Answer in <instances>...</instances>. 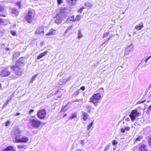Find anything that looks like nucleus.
Instances as JSON below:
<instances>
[{
    "label": "nucleus",
    "mask_w": 151,
    "mask_h": 151,
    "mask_svg": "<svg viewBox=\"0 0 151 151\" xmlns=\"http://www.w3.org/2000/svg\"><path fill=\"white\" fill-rule=\"evenodd\" d=\"M70 77H69L68 78V79L66 80V81H68V80H69L70 78Z\"/></svg>",
    "instance_id": "nucleus-58"
},
{
    "label": "nucleus",
    "mask_w": 151,
    "mask_h": 151,
    "mask_svg": "<svg viewBox=\"0 0 151 151\" xmlns=\"http://www.w3.org/2000/svg\"><path fill=\"white\" fill-rule=\"evenodd\" d=\"M16 5L17 6H18L20 8H21V3L20 2H17Z\"/></svg>",
    "instance_id": "nucleus-41"
},
{
    "label": "nucleus",
    "mask_w": 151,
    "mask_h": 151,
    "mask_svg": "<svg viewBox=\"0 0 151 151\" xmlns=\"http://www.w3.org/2000/svg\"><path fill=\"white\" fill-rule=\"evenodd\" d=\"M133 48V44L131 43L129 45H128L126 47L125 51H124V53L125 55H128L129 53L132 51Z\"/></svg>",
    "instance_id": "nucleus-11"
},
{
    "label": "nucleus",
    "mask_w": 151,
    "mask_h": 151,
    "mask_svg": "<svg viewBox=\"0 0 151 151\" xmlns=\"http://www.w3.org/2000/svg\"><path fill=\"white\" fill-rule=\"evenodd\" d=\"M34 110H33V109H31L30 110V111H29V113L30 114H32V113L34 112Z\"/></svg>",
    "instance_id": "nucleus-48"
},
{
    "label": "nucleus",
    "mask_w": 151,
    "mask_h": 151,
    "mask_svg": "<svg viewBox=\"0 0 151 151\" xmlns=\"http://www.w3.org/2000/svg\"><path fill=\"white\" fill-rule=\"evenodd\" d=\"M10 99L8 100H6V101L5 102V103L2 106L3 108H4V107H5V106H6L8 104V101Z\"/></svg>",
    "instance_id": "nucleus-35"
},
{
    "label": "nucleus",
    "mask_w": 151,
    "mask_h": 151,
    "mask_svg": "<svg viewBox=\"0 0 151 151\" xmlns=\"http://www.w3.org/2000/svg\"><path fill=\"white\" fill-rule=\"evenodd\" d=\"M57 1L58 4H60L63 2L62 0H57Z\"/></svg>",
    "instance_id": "nucleus-42"
},
{
    "label": "nucleus",
    "mask_w": 151,
    "mask_h": 151,
    "mask_svg": "<svg viewBox=\"0 0 151 151\" xmlns=\"http://www.w3.org/2000/svg\"><path fill=\"white\" fill-rule=\"evenodd\" d=\"M30 122L31 125L35 128H38L41 123V122L37 119H30Z\"/></svg>",
    "instance_id": "nucleus-6"
},
{
    "label": "nucleus",
    "mask_w": 151,
    "mask_h": 151,
    "mask_svg": "<svg viewBox=\"0 0 151 151\" xmlns=\"http://www.w3.org/2000/svg\"><path fill=\"white\" fill-rule=\"evenodd\" d=\"M75 118H77V114L76 113L72 114L69 117V119H72Z\"/></svg>",
    "instance_id": "nucleus-27"
},
{
    "label": "nucleus",
    "mask_w": 151,
    "mask_h": 151,
    "mask_svg": "<svg viewBox=\"0 0 151 151\" xmlns=\"http://www.w3.org/2000/svg\"><path fill=\"white\" fill-rule=\"evenodd\" d=\"M10 123V121L9 120H7L4 123L5 126L6 127L8 126Z\"/></svg>",
    "instance_id": "nucleus-34"
},
{
    "label": "nucleus",
    "mask_w": 151,
    "mask_h": 151,
    "mask_svg": "<svg viewBox=\"0 0 151 151\" xmlns=\"http://www.w3.org/2000/svg\"><path fill=\"white\" fill-rule=\"evenodd\" d=\"M128 35L129 37H131V35L130 34H128Z\"/></svg>",
    "instance_id": "nucleus-59"
},
{
    "label": "nucleus",
    "mask_w": 151,
    "mask_h": 151,
    "mask_svg": "<svg viewBox=\"0 0 151 151\" xmlns=\"http://www.w3.org/2000/svg\"><path fill=\"white\" fill-rule=\"evenodd\" d=\"M9 48L8 47H6L5 48V50H9Z\"/></svg>",
    "instance_id": "nucleus-57"
},
{
    "label": "nucleus",
    "mask_w": 151,
    "mask_h": 151,
    "mask_svg": "<svg viewBox=\"0 0 151 151\" xmlns=\"http://www.w3.org/2000/svg\"><path fill=\"white\" fill-rule=\"evenodd\" d=\"M143 27V24L141 22L135 27V28L137 30H139L141 29Z\"/></svg>",
    "instance_id": "nucleus-20"
},
{
    "label": "nucleus",
    "mask_w": 151,
    "mask_h": 151,
    "mask_svg": "<svg viewBox=\"0 0 151 151\" xmlns=\"http://www.w3.org/2000/svg\"><path fill=\"white\" fill-rule=\"evenodd\" d=\"M18 147L19 149H26L27 147L25 145H18Z\"/></svg>",
    "instance_id": "nucleus-30"
},
{
    "label": "nucleus",
    "mask_w": 151,
    "mask_h": 151,
    "mask_svg": "<svg viewBox=\"0 0 151 151\" xmlns=\"http://www.w3.org/2000/svg\"><path fill=\"white\" fill-rule=\"evenodd\" d=\"M66 116V114H65L63 116V117H65V116Z\"/></svg>",
    "instance_id": "nucleus-60"
},
{
    "label": "nucleus",
    "mask_w": 151,
    "mask_h": 151,
    "mask_svg": "<svg viewBox=\"0 0 151 151\" xmlns=\"http://www.w3.org/2000/svg\"><path fill=\"white\" fill-rule=\"evenodd\" d=\"M67 9L65 7L61 8L59 12L57 14L55 18V22L58 24L62 22V20H64V13L66 12Z\"/></svg>",
    "instance_id": "nucleus-3"
},
{
    "label": "nucleus",
    "mask_w": 151,
    "mask_h": 151,
    "mask_svg": "<svg viewBox=\"0 0 151 151\" xmlns=\"http://www.w3.org/2000/svg\"><path fill=\"white\" fill-rule=\"evenodd\" d=\"M49 50H47L44 52L40 54L37 57V59H40L41 58L45 56Z\"/></svg>",
    "instance_id": "nucleus-16"
},
{
    "label": "nucleus",
    "mask_w": 151,
    "mask_h": 151,
    "mask_svg": "<svg viewBox=\"0 0 151 151\" xmlns=\"http://www.w3.org/2000/svg\"><path fill=\"white\" fill-rule=\"evenodd\" d=\"M82 118L84 121H87L90 117V116L86 112L82 111L81 112Z\"/></svg>",
    "instance_id": "nucleus-13"
},
{
    "label": "nucleus",
    "mask_w": 151,
    "mask_h": 151,
    "mask_svg": "<svg viewBox=\"0 0 151 151\" xmlns=\"http://www.w3.org/2000/svg\"><path fill=\"white\" fill-rule=\"evenodd\" d=\"M65 107H63L61 109V111H66L67 109H65Z\"/></svg>",
    "instance_id": "nucleus-43"
},
{
    "label": "nucleus",
    "mask_w": 151,
    "mask_h": 151,
    "mask_svg": "<svg viewBox=\"0 0 151 151\" xmlns=\"http://www.w3.org/2000/svg\"><path fill=\"white\" fill-rule=\"evenodd\" d=\"M17 77H14V78H16Z\"/></svg>",
    "instance_id": "nucleus-62"
},
{
    "label": "nucleus",
    "mask_w": 151,
    "mask_h": 151,
    "mask_svg": "<svg viewBox=\"0 0 151 151\" xmlns=\"http://www.w3.org/2000/svg\"><path fill=\"white\" fill-rule=\"evenodd\" d=\"M72 27V25L69 26L66 29L65 33H66L67 32H68L71 29Z\"/></svg>",
    "instance_id": "nucleus-33"
},
{
    "label": "nucleus",
    "mask_w": 151,
    "mask_h": 151,
    "mask_svg": "<svg viewBox=\"0 0 151 151\" xmlns=\"http://www.w3.org/2000/svg\"><path fill=\"white\" fill-rule=\"evenodd\" d=\"M77 0H67V1L70 4L75 5L77 3Z\"/></svg>",
    "instance_id": "nucleus-24"
},
{
    "label": "nucleus",
    "mask_w": 151,
    "mask_h": 151,
    "mask_svg": "<svg viewBox=\"0 0 151 151\" xmlns=\"http://www.w3.org/2000/svg\"><path fill=\"white\" fill-rule=\"evenodd\" d=\"M25 61L23 59V57L20 58L17 62L16 65L13 66V70L14 71L15 73L17 76L21 74L23 71V68L21 67V65L24 63Z\"/></svg>",
    "instance_id": "nucleus-2"
},
{
    "label": "nucleus",
    "mask_w": 151,
    "mask_h": 151,
    "mask_svg": "<svg viewBox=\"0 0 151 151\" xmlns=\"http://www.w3.org/2000/svg\"><path fill=\"white\" fill-rule=\"evenodd\" d=\"M139 151H147L145 145L142 144L139 146Z\"/></svg>",
    "instance_id": "nucleus-21"
},
{
    "label": "nucleus",
    "mask_w": 151,
    "mask_h": 151,
    "mask_svg": "<svg viewBox=\"0 0 151 151\" xmlns=\"http://www.w3.org/2000/svg\"><path fill=\"white\" fill-rule=\"evenodd\" d=\"M36 33L41 34L44 32V27L41 26L38 27L36 30Z\"/></svg>",
    "instance_id": "nucleus-14"
},
{
    "label": "nucleus",
    "mask_w": 151,
    "mask_h": 151,
    "mask_svg": "<svg viewBox=\"0 0 151 151\" xmlns=\"http://www.w3.org/2000/svg\"><path fill=\"white\" fill-rule=\"evenodd\" d=\"M13 66H8L2 70L0 73V75L2 77L7 76L10 74L11 70H13Z\"/></svg>",
    "instance_id": "nucleus-5"
},
{
    "label": "nucleus",
    "mask_w": 151,
    "mask_h": 151,
    "mask_svg": "<svg viewBox=\"0 0 151 151\" xmlns=\"http://www.w3.org/2000/svg\"><path fill=\"white\" fill-rule=\"evenodd\" d=\"M130 130V127H126L124 128L122 127L121 129V132L122 133H124L125 131H128Z\"/></svg>",
    "instance_id": "nucleus-23"
},
{
    "label": "nucleus",
    "mask_w": 151,
    "mask_h": 151,
    "mask_svg": "<svg viewBox=\"0 0 151 151\" xmlns=\"http://www.w3.org/2000/svg\"><path fill=\"white\" fill-rule=\"evenodd\" d=\"M78 38H80L82 37V35L81 34V30L80 29H79L78 30Z\"/></svg>",
    "instance_id": "nucleus-28"
},
{
    "label": "nucleus",
    "mask_w": 151,
    "mask_h": 151,
    "mask_svg": "<svg viewBox=\"0 0 151 151\" xmlns=\"http://www.w3.org/2000/svg\"><path fill=\"white\" fill-rule=\"evenodd\" d=\"M20 113H19V112H18V113H17L15 115L18 116H19V115H20Z\"/></svg>",
    "instance_id": "nucleus-54"
},
{
    "label": "nucleus",
    "mask_w": 151,
    "mask_h": 151,
    "mask_svg": "<svg viewBox=\"0 0 151 151\" xmlns=\"http://www.w3.org/2000/svg\"><path fill=\"white\" fill-rule=\"evenodd\" d=\"M3 16H4V17H5V16H4V15H3Z\"/></svg>",
    "instance_id": "nucleus-63"
},
{
    "label": "nucleus",
    "mask_w": 151,
    "mask_h": 151,
    "mask_svg": "<svg viewBox=\"0 0 151 151\" xmlns=\"http://www.w3.org/2000/svg\"><path fill=\"white\" fill-rule=\"evenodd\" d=\"M4 22L3 19H0V24L3 23Z\"/></svg>",
    "instance_id": "nucleus-51"
},
{
    "label": "nucleus",
    "mask_w": 151,
    "mask_h": 151,
    "mask_svg": "<svg viewBox=\"0 0 151 151\" xmlns=\"http://www.w3.org/2000/svg\"><path fill=\"white\" fill-rule=\"evenodd\" d=\"M1 87V84L0 83V88Z\"/></svg>",
    "instance_id": "nucleus-61"
},
{
    "label": "nucleus",
    "mask_w": 151,
    "mask_h": 151,
    "mask_svg": "<svg viewBox=\"0 0 151 151\" xmlns=\"http://www.w3.org/2000/svg\"><path fill=\"white\" fill-rule=\"evenodd\" d=\"M73 21H74V16L72 15L68 16L66 20V22L68 23H70Z\"/></svg>",
    "instance_id": "nucleus-15"
},
{
    "label": "nucleus",
    "mask_w": 151,
    "mask_h": 151,
    "mask_svg": "<svg viewBox=\"0 0 151 151\" xmlns=\"http://www.w3.org/2000/svg\"><path fill=\"white\" fill-rule=\"evenodd\" d=\"M21 131L18 128H14L12 130V134L15 137V139L17 137H19L20 136Z\"/></svg>",
    "instance_id": "nucleus-10"
},
{
    "label": "nucleus",
    "mask_w": 151,
    "mask_h": 151,
    "mask_svg": "<svg viewBox=\"0 0 151 151\" xmlns=\"http://www.w3.org/2000/svg\"><path fill=\"white\" fill-rule=\"evenodd\" d=\"M110 146V144H108L107 146H106V147L104 151H107L108 150Z\"/></svg>",
    "instance_id": "nucleus-36"
},
{
    "label": "nucleus",
    "mask_w": 151,
    "mask_h": 151,
    "mask_svg": "<svg viewBox=\"0 0 151 151\" xmlns=\"http://www.w3.org/2000/svg\"><path fill=\"white\" fill-rule=\"evenodd\" d=\"M5 32V31L4 29L0 27V37L4 35Z\"/></svg>",
    "instance_id": "nucleus-25"
},
{
    "label": "nucleus",
    "mask_w": 151,
    "mask_h": 151,
    "mask_svg": "<svg viewBox=\"0 0 151 151\" xmlns=\"http://www.w3.org/2000/svg\"><path fill=\"white\" fill-rule=\"evenodd\" d=\"M109 33L108 32H106L104 33L103 36V38H104L105 37H106L109 35Z\"/></svg>",
    "instance_id": "nucleus-39"
},
{
    "label": "nucleus",
    "mask_w": 151,
    "mask_h": 151,
    "mask_svg": "<svg viewBox=\"0 0 151 151\" xmlns=\"http://www.w3.org/2000/svg\"><path fill=\"white\" fill-rule=\"evenodd\" d=\"M118 143L117 142L116 140H114L112 142V144L114 146L116 145Z\"/></svg>",
    "instance_id": "nucleus-38"
},
{
    "label": "nucleus",
    "mask_w": 151,
    "mask_h": 151,
    "mask_svg": "<svg viewBox=\"0 0 151 151\" xmlns=\"http://www.w3.org/2000/svg\"><path fill=\"white\" fill-rule=\"evenodd\" d=\"M1 151H15V150L12 146H9L6 147L4 149H2Z\"/></svg>",
    "instance_id": "nucleus-18"
},
{
    "label": "nucleus",
    "mask_w": 151,
    "mask_h": 151,
    "mask_svg": "<svg viewBox=\"0 0 151 151\" xmlns=\"http://www.w3.org/2000/svg\"><path fill=\"white\" fill-rule=\"evenodd\" d=\"M114 36V35H113V36ZM112 37H113V36H112V35H110L109 36V38H108V39L107 40V41H109L110 39Z\"/></svg>",
    "instance_id": "nucleus-53"
},
{
    "label": "nucleus",
    "mask_w": 151,
    "mask_h": 151,
    "mask_svg": "<svg viewBox=\"0 0 151 151\" xmlns=\"http://www.w3.org/2000/svg\"><path fill=\"white\" fill-rule=\"evenodd\" d=\"M84 140H82L81 141V145H84Z\"/></svg>",
    "instance_id": "nucleus-50"
},
{
    "label": "nucleus",
    "mask_w": 151,
    "mask_h": 151,
    "mask_svg": "<svg viewBox=\"0 0 151 151\" xmlns=\"http://www.w3.org/2000/svg\"><path fill=\"white\" fill-rule=\"evenodd\" d=\"M143 137L142 136H139L136 139L135 141V142L136 143V142L137 141H139L140 140L142 139H143Z\"/></svg>",
    "instance_id": "nucleus-26"
},
{
    "label": "nucleus",
    "mask_w": 151,
    "mask_h": 151,
    "mask_svg": "<svg viewBox=\"0 0 151 151\" xmlns=\"http://www.w3.org/2000/svg\"><path fill=\"white\" fill-rule=\"evenodd\" d=\"M44 42L43 41L41 42H40V45L41 46H42L44 44Z\"/></svg>",
    "instance_id": "nucleus-56"
},
{
    "label": "nucleus",
    "mask_w": 151,
    "mask_h": 151,
    "mask_svg": "<svg viewBox=\"0 0 151 151\" xmlns=\"http://www.w3.org/2000/svg\"><path fill=\"white\" fill-rule=\"evenodd\" d=\"M139 113L137 111V109L132 110L129 115L132 121H134L139 116Z\"/></svg>",
    "instance_id": "nucleus-7"
},
{
    "label": "nucleus",
    "mask_w": 151,
    "mask_h": 151,
    "mask_svg": "<svg viewBox=\"0 0 151 151\" xmlns=\"http://www.w3.org/2000/svg\"><path fill=\"white\" fill-rule=\"evenodd\" d=\"M29 140V138L26 136H23L20 138L17 137L15 139L14 142L16 143L24 142L25 143Z\"/></svg>",
    "instance_id": "nucleus-8"
},
{
    "label": "nucleus",
    "mask_w": 151,
    "mask_h": 151,
    "mask_svg": "<svg viewBox=\"0 0 151 151\" xmlns=\"http://www.w3.org/2000/svg\"><path fill=\"white\" fill-rule=\"evenodd\" d=\"M12 12L15 16L18 15L19 13V11L16 8H14L12 9Z\"/></svg>",
    "instance_id": "nucleus-19"
},
{
    "label": "nucleus",
    "mask_w": 151,
    "mask_h": 151,
    "mask_svg": "<svg viewBox=\"0 0 151 151\" xmlns=\"http://www.w3.org/2000/svg\"><path fill=\"white\" fill-rule=\"evenodd\" d=\"M76 151H83L82 150L79 149H77L76 150Z\"/></svg>",
    "instance_id": "nucleus-55"
},
{
    "label": "nucleus",
    "mask_w": 151,
    "mask_h": 151,
    "mask_svg": "<svg viewBox=\"0 0 151 151\" xmlns=\"http://www.w3.org/2000/svg\"><path fill=\"white\" fill-rule=\"evenodd\" d=\"M4 10V7L1 5H0V12H2Z\"/></svg>",
    "instance_id": "nucleus-40"
},
{
    "label": "nucleus",
    "mask_w": 151,
    "mask_h": 151,
    "mask_svg": "<svg viewBox=\"0 0 151 151\" xmlns=\"http://www.w3.org/2000/svg\"><path fill=\"white\" fill-rule=\"evenodd\" d=\"M37 75L38 74L35 75L32 77L31 80V81L32 82L35 80V78L36 77Z\"/></svg>",
    "instance_id": "nucleus-37"
},
{
    "label": "nucleus",
    "mask_w": 151,
    "mask_h": 151,
    "mask_svg": "<svg viewBox=\"0 0 151 151\" xmlns=\"http://www.w3.org/2000/svg\"><path fill=\"white\" fill-rule=\"evenodd\" d=\"M151 57V55L146 58V59L145 60V63H147V62L148 60L150 59V58Z\"/></svg>",
    "instance_id": "nucleus-46"
},
{
    "label": "nucleus",
    "mask_w": 151,
    "mask_h": 151,
    "mask_svg": "<svg viewBox=\"0 0 151 151\" xmlns=\"http://www.w3.org/2000/svg\"><path fill=\"white\" fill-rule=\"evenodd\" d=\"M35 12L33 10H29L25 19L26 21L29 23H31L34 19Z\"/></svg>",
    "instance_id": "nucleus-4"
},
{
    "label": "nucleus",
    "mask_w": 151,
    "mask_h": 151,
    "mask_svg": "<svg viewBox=\"0 0 151 151\" xmlns=\"http://www.w3.org/2000/svg\"><path fill=\"white\" fill-rule=\"evenodd\" d=\"M11 33L13 36H15L16 34V32L14 31H11Z\"/></svg>",
    "instance_id": "nucleus-44"
},
{
    "label": "nucleus",
    "mask_w": 151,
    "mask_h": 151,
    "mask_svg": "<svg viewBox=\"0 0 151 151\" xmlns=\"http://www.w3.org/2000/svg\"><path fill=\"white\" fill-rule=\"evenodd\" d=\"M38 118L40 119L44 118L46 116V111L45 109H42L39 110L37 114Z\"/></svg>",
    "instance_id": "nucleus-9"
},
{
    "label": "nucleus",
    "mask_w": 151,
    "mask_h": 151,
    "mask_svg": "<svg viewBox=\"0 0 151 151\" xmlns=\"http://www.w3.org/2000/svg\"><path fill=\"white\" fill-rule=\"evenodd\" d=\"M85 107L86 109V111L88 113L93 112L94 110V108L89 105H85Z\"/></svg>",
    "instance_id": "nucleus-12"
},
{
    "label": "nucleus",
    "mask_w": 151,
    "mask_h": 151,
    "mask_svg": "<svg viewBox=\"0 0 151 151\" xmlns=\"http://www.w3.org/2000/svg\"><path fill=\"white\" fill-rule=\"evenodd\" d=\"M84 8H81L78 11V12H80V13H81L83 10V9H84Z\"/></svg>",
    "instance_id": "nucleus-47"
},
{
    "label": "nucleus",
    "mask_w": 151,
    "mask_h": 151,
    "mask_svg": "<svg viewBox=\"0 0 151 151\" xmlns=\"http://www.w3.org/2000/svg\"><path fill=\"white\" fill-rule=\"evenodd\" d=\"M85 6L87 7H91L92 6V4L90 2H87L85 4Z\"/></svg>",
    "instance_id": "nucleus-31"
},
{
    "label": "nucleus",
    "mask_w": 151,
    "mask_h": 151,
    "mask_svg": "<svg viewBox=\"0 0 151 151\" xmlns=\"http://www.w3.org/2000/svg\"><path fill=\"white\" fill-rule=\"evenodd\" d=\"M91 131V130L89 131V132L87 133H86L85 136L86 137H89L90 136V133Z\"/></svg>",
    "instance_id": "nucleus-45"
},
{
    "label": "nucleus",
    "mask_w": 151,
    "mask_h": 151,
    "mask_svg": "<svg viewBox=\"0 0 151 151\" xmlns=\"http://www.w3.org/2000/svg\"><path fill=\"white\" fill-rule=\"evenodd\" d=\"M94 124V121H92L87 126V129L88 130H89L90 129H91L90 130H91L93 128V125Z\"/></svg>",
    "instance_id": "nucleus-22"
},
{
    "label": "nucleus",
    "mask_w": 151,
    "mask_h": 151,
    "mask_svg": "<svg viewBox=\"0 0 151 151\" xmlns=\"http://www.w3.org/2000/svg\"><path fill=\"white\" fill-rule=\"evenodd\" d=\"M80 89L84 90L85 89V87L84 86H82L81 87Z\"/></svg>",
    "instance_id": "nucleus-49"
},
{
    "label": "nucleus",
    "mask_w": 151,
    "mask_h": 151,
    "mask_svg": "<svg viewBox=\"0 0 151 151\" xmlns=\"http://www.w3.org/2000/svg\"><path fill=\"white\" fill-rule=\"evenodd\" d=\"M79 93V90L78 89L76 92L73 94V96H77Z\"/></svg>",
    "instance_id": "nucleus-32"
},
{
    "label": "nucleus",
    "mask_w": 151,
    "mask_h": 151,
    "mask_svg": "<svg viewBox=\"0 0 151 151\" xmlns=\"http://www.w3.org/2000/svg\"><path fill=\"white\" fill-rule=\"evenodd\" d=\"M148 142L150 145L151 146V138L149 139Z\"/></svg>",
    "instance_id": "nucleus-52"
},
{
    "label": "nucleus",
    "mask_w": 151,
    "mask_h": 151,
    "mask_svg": "<svg viewBox=\"0 0 151 151\" xmlns=\"http://www.w3.org/2000/svg\"><path fill=\"white\" fill-rule=\"evenodd\" d=\"M104 92V89L102 88L98 90L90 98V101L93 103L95 106H97L100 102L99 101L103 98Z\"/></svg>",
    "instance_id": "nucleus-1"
},
{
    "label": "nucleus",
    "mask_w": 151,
    "mask_h": 151,
    "mask_svg": "<svg viewBox=\"0 0 151 151\" xmlns=\"http://www.w3.org/2000/svg\"><path fill=\"white\" fill-rule=\"evenodd\" d=\"M56 32V31L55 29H50L49 32L46 34V35L47 36H51L53 35H55Z\"/></svg>",
    "instance_id": "nucleus-17"
},
{
    "label": "nucleus",
    "mask_w": 151,
    "mask_h": 151,
    "mask_svg": "<svg viewBox=\"0 0 151 151\" xmlns=\"http://www.w3.org/2000/svg\"><path fill=\"white\" fill-rule=\"evenodd\" d=\"M80 17H81L80 15H77L76 16V18H75V19H74V21L77 22L78 21L80 20Z\"/></svg>",
    "instance_id": "nucleus-29"
}]
</instances>
